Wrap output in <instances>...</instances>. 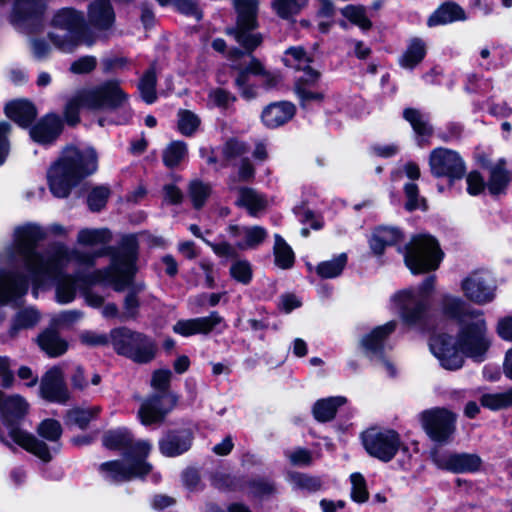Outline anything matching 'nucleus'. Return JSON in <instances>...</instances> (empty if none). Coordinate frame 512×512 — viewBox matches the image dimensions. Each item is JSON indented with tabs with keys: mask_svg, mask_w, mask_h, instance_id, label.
<instances>
[{
	"mask_svg": "<svg viewBox=\"0 0 512 512\" xmlns=\"http://www.w3.org/2000/svg\"><path fill=\"white\" fill-rule=\"evenodd\" d=\"M45 238L43 228L28 223L14 231V242L10 258L15 264L13 270H0V305H16L28 291L29 280L37 297L38 289L55 284L56 301L68 304L75 299L76 283L82 281L80 274H65V268L73 260L93 265L96 256L81 258L76 250L64 244H53L43 254L36 251L37 243Z\"/></svg>",
	"mask_w": 512,
	"mask_h": 512,
	"instance_id": "nucleus-1",
	"label": "nucleus"
},
{
	"mask_svg": "<svg viewBox=\"0 0 512 512\" xmlns=\"http://www.w3.org/2000/svg\"><path fill=\"white\" fill-rule=\"evenodd\" d=\"M440 309L445 317L459 325L456 340L446 334L430 338V350L440 365L447 370H458L464 364V356L484 361L491 341L483 311L450 294L442 296Z\"/></svg>",
	"mask_w": 512,
	"mask_h": 512,
	"instance_id": "nucleus-2",
	"label": "nucleus"
},
{
	"mask_svg": "<svg viewBox=\"0 0 512 512\" xmlns=\"http://www.w3.org/2000/svg\"><path fill=\"white\" fill-rule=\"evenodd\" d=\"M103 445L111 450L122 451L124 455L121 460L104 462L99 466V471L106 481L119 484L135 478H144L150 473L153 482L160 481V475L152 472V466L145 461L152 447L148 441L135 442L129 430L118 428L104 434Z\"/></svg>",
	"mask_w": 512,
	"mask_h": 512,
	"instance_id": "nucleus-3",
	"label": "nucleus"
},
{
	"mask_svg": "<svg viewBox=\"0 0 512 512\" xmlns=\"http://www.w3.org/2000/svg\"><path fill=\"white\" fill-rule=\"evenodd\" d=\"M120 110L121 115L111 119L115 124H126L133 112L128 105V94L123 91L116 80L105 81L99 85L77 90L68 100L64 116L69 125L79 122V110Z\"/></svg>",
	"mask_w": 512,
	"mask_h": 512,
	"instance_id": "nucleus-4",
	"label": "nucleus"
},
{
	"mask_svg": "<svg viewBox=\"0 0 512 512\" xmlns=\"http://www.w3.org/2000/svg\"><path fill=\"white\" fill-rule=\"evenodd\" d=\"M97 168V154L93 148L66 147L47 172L51 193L57 198L67 197L72 187Z\"/></svg>",
	"mask_w": 512,
	"mask_h": 512,
	"instance_id": "nucleus-5",
	"label": "nucleus"
},
{
	"mask_svg": "<svg viewBox=\"0 0 512 512\" xmlns=\"http://www.w3.org/2000/svg\"><path fill=\"white\" fill-rule=\"evenodd\" d=\"M238 13L235 28L227 29V34L233 35L235 40L247 51V54L234 49L229 52V58L234 62V69L249 74L261 75L264 68L259 60L251 56V52L262 43V36L254 32L257 22V0H234Z\"/></svg>",
	"mask_w": 512,
	"mask_h": 512,
	"instance_id": "nucleus-6",
	"label": "nucleus"
},
{
	"mask_svg": "<svg viewBox=\"0 0 512 512\" xmlns=\"http://www.w3.org/2000/svg\"><path fill=\"white\" fill-rule=\"evenodd\" d=\"M112 251V248H107L96 255L111 254V263L104 269L88 274L85 279L86 284L110 285L115 291H123L131 284L137 271L138 243L136 237L134 235L123 237L119 248L113 253Z\"/></svg>",
	"mask_w": 512,
	"mask_h": 512,
	"instance_id": "nucleus-7",
	"label": "nucleus"
},
{
	"mask_svg": "<svg viewBox=\"0 0 512 512\" xmlns=\"http://www.w3.org/2000/svg\"><path fill=\"white\" fill-rule=\"evenodd\" d=\"M27 410L28 403L23 397L0 392V416L8 430V437L0 431V441L11 446L10 439L42 461L49 462L52 459V451L49 447L32 434L15 426V423L25 416Z\"/></svg>",
	"mask_w": 512,
	"mask_h": 512,
	"instance_id": "nucleus-8",
	"label": "nucleus"
},
{
	"mask_svg": "<svg viewBox=\"0 0 512 512\" xmlns=\"http://www.w3.org/2000/svg\"><path fill=\"white\" fill-rule=\"evenodd\" d=\"M51 26L64 31V34L49 32L51 43L63 53H73L80 45L91 47L100 40L101 35L87 25L83 12L74 8L57 10Z\"/></svg>",
	"mask_w": 512,
	"mask_h": 512,
	"instance_id": "nucleus-9",
	"label": "nucleus"
},
{
	"mask_svg": "<svg viewBox=\"0 0 512 512\" xmlns=\"http://www.w3.org/2000/svg\"><path fill=\"white\" fill-rule=\"evenodd\" d=\"M435 280V276H429L418 288L402 290L391 297L393 306L406 325L422 327L426 323Z\"/></svg>",
	"mask_w": 512,
	"mask_h": 512,
	"instance_id": "nucleus-10",
	"label": "nucleus"
},
{
	"mask_svg": "<svg viewBox=\"0 0 512 512\" xmlns=\"http://www.w3.org/2000/svg\"><path fill=\"white\" fill-rule=\"evenodd\" d=\"M172 373L169 369H160L153 373L151 386L159 392L147 398L141 405L138 415L144 425L160 423L174 408L177 397L168 392Z\"/></svg>",
	"mask_w": 512,
	"mask_h": 512,
	"instance_id": "nucleus-11",
	"label": "nucleus"
},
{
	"mask_svg": "<svg viewBox=\"0 0 512 512\" xmlns=\"http://www.w3.org/2000/svg\"><path fill=\"white\" fill-rule=\"evenodd\" d=\"M442 251L436 239L430 235L414 236L405 246L404 260L413 274L425 273L438 268Z\"/></svg>",
	"mask_w": 512,
	"mask_h": 512,
	"instance_id": "nucleus-12",
	"label": "nucleus"
},
{
	"mask_svg": "<svg viewBox=\"0 0 512 512\" xmlns=\"http://www.w3.org/2000/svg\"><path fill=\"white\" fill-rule=\"evenodd\" d=\"M111 343L115 351L138 363L150 362L156 353L155 342L145 334L126 327L112 329Z\"/></svg>",
	"mask_w": 512,
	"mask_h": 512,
	"instance_id": "nucleus-13",
	"label": "nucleus"
},
{
	"mask_svg": "<svg viewBox=\"0 0 512 512\" xmlns=\"http://www.w3.org/2000/svg\"><path fill=\"white\" fill-rule=\"evenodd\" d=\"M50 0H13L10 24L20 33L35 34L45 27V14Z\"/></svg>",
	"mask_w": 512,
	"mask_h": 512,
	"instance_id": "nucleus-14",
	"label": "nucleus"
},
{
	"mask_svg": "<svg viewBox=\"0 0 512 512\" xmlns=\"http://www.w3.org/2000/svg\"><path fill=\"white\" fill-rule=\"evenodd\" d=\"M396 326V321H389L376 327L361 339L364 354L375 364L383 366L390 376L395 375V368L386 358L387 351L391 349V346L387 343V338L395 331Z\"/></svg>",
	"mask_w": 512,
	"mask_h": 512,
	"instance_id": "nucleus-15",
	"label": "nucleus"
},
{
	"mask_svg": "<svg viewBox=\"0 0 512 512\" xmlns=\"http://www.w3.org/2000/svg\"><path fill=\"white\" fill-rule=\"evenodd\" d=\"M363 445L369 455L389 462L401 446L399 434L390 429H370L362 435Z\"/></svg>",
	"mask_w": 512,
	"mask_h": 512,
	"instance_id": "nucleus-16",
	"label": "nucleus"
},
{
	"mask_svg": "<svg viewBox=\"0 0 512 512\" xmlns=\"http://www.w3.org/2000/svg\"><path fill=\"white\" fill-rule=\"evenodd\" d=\"M461 290L464 296L478 305H485L494 300L496 285L489 273L475 271L461 281Z\"/></svg>",
	"mask_w": 512,
	"mask_h": 512,
	"instance_id": "nucleus-17",
	"label": "nucleus"
},
{
	"mask_svg": "<svg viewBox=\"0 0 512 512\" xmlns=\"http://www.w3.org/2000/svg\"><path fill=\"white\" fill-rule=\"evenodd\" d=\"M422 426L429 437L439 443L447 442L455 430V416L446 409H431L421 413Z\"/></svg>",
	"mask_w": 512,
	"mask_h": 512,
	"instance_id": "nucleus-18",
	"label": "nucleus"
},
{
	"mask_svg": "<svg viewBox=\"0 0 512 512\" xmlns=\"http://www.w3.org/2000/svg\"><path fill=\"white\" fill-rule=\"evenodd\" d=\"M429 166L435 177L460 179L465 173V164L460 155L447 148H436L430 153Z\"/></svg>",
	"mask_w": 512,
	"mask_h": 512,
	"instance_id": "nucleus-19",
	"label": "nucleus"
},
{
	"mask_svg": "<svg viewBox=\"0 0 512 512\" xmlns=\"http://www.w3.org/2000/svg\"><path fill=\"white\" fill-rule=\"evenodd\" d=\"M431 458L438 468L453 473L475 472L479 470L482 463L479 456L470 453H451L433 450Z\"/></svg>",
	"mask_w": 512,
	"mask_h": 512,
	"instance_id": "nucleus-20",
	"label": "nucleus"
},
{
	"mask_svg": "<svg viewBox=\"0 0 512 512\" xmlns=\"http://www.w3.org/2000/svg\"><path fill=\"white\" fill-rule=\"evenodd\" d=\"M227 232L239 251L255 250L268 238L267 229L259 225L230 224Z\"/></svg>",
	"mask_w": 512,
	"mask_h": 512,
	"instance_id": "nucleus-21",
	"label": "nucleus"
},
{
	"mask_svg": "<svg viewBox=\"0 0 512 512\" xmlns=\"http://www.w3.org/2000/svg\"><path fill=\"white\" fill-rule=\"evenodd\" d=\"M40 392L48 401L60 404L70 399V392L64 381V371L60 366L48 370L41 380Z\"/></svg>",
	"mask_w": 512,
	"mask_h": 512,
	"instance_id": "nucleus-22",
	"label": "nucleus"
},
{
	"mask_svg": "<svg viewBox=\"0 0 512 512\" xmlns=\"http://www.w3.org/2000/svg\"><path fill=\"white\" fill-rule=\"evenodd\" d=\"M218 326H225L224 319L214 311L205 317L179 320L174 324L173 331L183 337H189L196 334H208Z\"/></svg>",
	"mask_w": 512,
	"mask_h": 512,
	"instance_id": "nucleus-23",
	"label": "nucleus"
},
{
	"mask_svg": "<svg viewBox=\"0 0 512 512\" xmlns=\"http://www.w3.org/2000/svg\"><path fill=\"white\" fill-rule=\"evenodd\" d=\"M115 21L114 10L110 0H94L88 7L87 25L101 35V39L106 37V32L110 30Z\"/></svg>",
	"mask_w": 512,
	"mask_h": 512,
	"instance_id": "nucleus-24",
	"label": "nucleus"
},
{
	"mask_svg": "<svg viewBox=\"0 0 512 512\" xmlns=\"http://www.w3.org/2000/svg\"><path fill=\"white\" fill-rule=\"evenodd\" d=\"M320 79V73L315 69H309L306 77H299L295 83V92L304 109H310L319 105L324 100V93L315 90L314 87Z\"/></svg>",
	"mask_w": 512,
	"mask_h": 512,
	"instance_id": "nucleus-25",
	"label": "nucleus"
},
{
	"mask_svg": "<svg viewBox=\"0 0 512 512\" xmlns=\"http://www.w3.org/2000/svg\"><path fill=\"white\" fill-rule=\"evenodd\" d=\"M192 440L193 436L189 430H172L159 441V449L166 457H176L190 449Z\"/></svg>",
	"mask_w": 512,
	"mask_h": 512,
	"instance_id": "nucleus-26",
	"label": "nucleus"
},
{
	"mask_svg": "<svg viewBox=\"0 0 512 512\" xmlns=\"http://www.w3.org/2000/svg\"><path fill=\"white\" fill-rule=\"evenodd\" d=\"M62 131V121L56 114H48L30 129L31 138L40 144L52 143Z\"/></svg>",
	"mask_w": 512,
	"mask_h": 512,
	"instance_id": "nucleus-27",
	"label": "nucleus"
},
{
	"mask_svg": "<svg viewBox=\"0 0 512 512\" xmlns=\"http://www.w3.org/2000/svg\"><path fill=\"white\" fill-rule=\"evenodd\" d=\"M295 114V106L290 102H277L268 105L262 112V121L268 128H277L288 122Z\"/></svg>",
	"mask_w": 512,
	"mask_h": 512,
	"instance_id": "nucleus-28",
	"label": "nucleus"
},
{
	"mask_svg": "<svg viewBox=\"0 0 512 512\" xmlns=\"http://www.w3.org/2000/svg\"><path fill=\"white\" fill-rule=\"evenodd\" d=\"M466 19L465 11L454 2H446L439 6L428 18L427 25L435 27Z\"/></svg>",
	"mask_w": 512,
	"mask_h": 512,
	"instance_id": "nucleus-29",
	"label": "nucleus"
},
{
	"mask_svg": "<svg viewBox=\"0 0 512 512\" xmlns=\"http://www.w3.org/2000/svg\"><path fill=\"white\" fill-rule=\"evenodd\" d=\"M5 114L19 126H29L37 115L34 105L27 100H15L5 106Z\"/></svg>",
	"mask_w": 512,
	"mask_h": 512,
	"instance_id": "nucleus-30",
	"label": "nucleus"
},
{
	"mask_svg": "<svg viewBox=\"0 0 512 512\" xmlns=\"http://www.w3.org/2000/svg\"><path fill=\"white\" fill-rule=\"evenodd\" d=\"M402 239V233L394 227H379L374 230L369 240L375 255H381L387 246L396 245Z\"/></svg>",
	"mask_w": 512,
	"mask_h": 512,
	"instance_id": "nucleus-31",
	"label": "nucleus"
},
{
	"mask_svg": "<svg viewBox=\"0 0 512 512\" xmlns=\"http://www.w3.org/2000/svg\"><path fill=\"white\" fill-rule=\"evenodd\" d=\"M511 181V174L505 167V162L499 160L498 163L489 168V178L487 189L491 195L504 194Z\"/></svg>",
	"mask_w": 512,
	"mask_h": 512,
	"instance_id": "nucleus-32",
	"label": "nucleus"
},
{
	"mask_svg": "<svg viewBox=\"0 0 512 512\" xmlns=\"http://www.w3.org/2000/svg\"><path fill=\"white\" fill-rule=\"evenodd\" d=\"M403 117L411 124L414 132L417 134L418 144L424 146L427 143V139L433 134V128L429 123L428 116L419 110L408 108L404 110Z\"/></svg>",
	"mask_w": 512,
	"mask_h": 512,
	"instance_id": "nucleus-33",
	"label": "nucleus"
},
{
	"mask_svg": "<svg viewBox=\"0 0 512 512\" xmlns=\"http://www.w3.org/2000/svg\"><path fill=\"white\" fill-rule=\"evenodd\" d=\"M426 55V43L423 39L415 37L409 40L406 50L399 58V64L405 69H413Z\"/></svg>",
	"mask_w": 512,
	"mask_h": 512,
	"instance_id": "nucleus-34",
	"label": "nucleus"
},
{
	"mask_svg": "<svg viewBox=\"0 0 512 512\" xmlns=\"http://www.w3.org/2000/svg\"><path fill=\"white\" fill-rule=\"evenodd\" d=\"M38 344L50 357H57L67 350V342L54 329H46L38 336Z\"/></svg>",
	"mask_w": 512,
	"mask_h": 512,
	"instance_id": "nucleus-35",
	"label": "nucleus"
},
{
	"mask_svg": "<svg viewBox=\"0 0 512 512\" xmlns=\"http://www.w3.org/2000/svg\"><path fill=\"white\" fill-rule=\"evenodd\" d=\"M346 403L342 396L329 397L318 400L313 407V415L317 421L327 422L334 418L337 409Z\"/></svg>",
	"mask_w": 512,
	"mask_h": 512,
	"instance_id": "nucleus-36",
	"label": "nucleus"
},
{
	"mask_svg": "<svg viewBox=\"0 0 512 512\" xmlns=\"http://www.w3.org/2000/svg\"><path fill=\"white\" fill-rule=\"evenodd\" d=\"M236 203L238 206L245 207L251 216H256L267 204L265 198L251 188H241Z\"/></svg>",
	"mask_w": 512,
	"mask_h": 512,
	"instance_id": "nucleus-37",
	"label": "nucleus"
},
{
	"mask_svg": "<svg viewBox=\"0 0 512 512\" xmlns=\"http://www.w3.org/2000/svg\"><path fill=\"white\" fill-rule=\"evenodd\" d=\"M283 62L287 67L302 71L301 77H306V72L313 69L310 66L311 58L302 47H290L286 50Z\"/></svg>",
	"mask_w": 512,
	"mask_h": 512,
	"instance_id": "nucleus-38",
	"label": "nucleus"
},
{
	"mask_svg": "<svg viewBox=\"0 0 512 512\" xmlns=\"http://www.w3.org/2000/svg\"><path fill=\"white\" fill-rule=\"evenodd\" d=\"M275 243L273 247V254L275 258V265L281 269H289L293 266L295 255L287 242L279 235L274 236Z\"/></svg>",
	"mask_w": 512,
	"mask_h": 512,
	"instance_id": "nucleus-39",
	"label": "nucleus"
},
{
	"mask_svg": "<svg viewBox=\"0 0 512 512\" xmlns=\"http://www.w3.org/2000/svg\"><path fill=\"white\" fill-rule=\"evenodd\" d=\"M40 318L39 311L33 307L19 311L12 321L10 328L11 336H15L22 329L33 328L40 321Z\"/></svg>",
	"mask_w": 512,
	"mask_h": 512,
	"instance_id": "nucleus-40",
	"label": "nucleus"
},
{
	"mask_svg": "<svg viewBox=\"0 0 512 512\" xmlns=\"http://www.w3.org/2000/svg\"><path fill=\"white\" fill-rule=\"evenodd\" d=\"M347 264V255L339 254L337 257L323 261L316 266V273L323 279L336 278L343 272Z\"/></svg>",
	"mask_w": 512,
	"mask_h": 512,
	"instance_id": "nucleus-41",
	"label": "nucleus"
},
{
	"mask_svg": "<svg viewBox=\"0 0 512 512\" xmlns=\"http://www.w3.org/2000/svg\"><path fill=\"white\" fill-rule=\"evenodd\" d=\"M188 154V148L183 141H172L163 151V163L168 168L177 167L184 161Z\"/></svg>",
	"mask_w": 512,
	"mask_h": 512,
	"instance_id": "nucleus-42",
	"label": "nucleus"
},
{
	"mask_svg": "<svg viewBox=\"0 0 512 512\" xmlns=\"http://www.w3.org/2000/svg\"><path fill=\"white\" fill-rule=\"evenodd\" d=\"M112 234L107 228L82 229L78 233L77 242L85 246H95L110 242Z\"/></svg>",
	"mask_w": 512,
	"mask_h": 512,
	"instance_id": "nucleus-43",
	"label": "nucleus"
},
{
	"mask_svg": "<svg viewBox=\"0 0 512 512\" xmlns=\"http://www.w3.org/2000/svg\"><path fill=\"white\" fill-rule=\"evenodd\" d=\"M101 411L99 406L87 409L75 408L70 410L66 416L68 425H75L80 429H85L91 420L95 419Z\"/></svg>",
	"mask_w": 512,
	"mask_h": 512,
	"instance_id": "nucleus-44",
	"label": "nucleus"
},
{
	"mask_svg": "<svg viewBox=\"0 0 512 512\" xmlns=\"http://www.w3.org/2000/svg\"><path fill=\"white\" fill-rule=\"evenodd\" d=\"M177 117L178 131L186 137L193 136L200 127V118L190 110H179Z\"/></svg>",
	"mask_w": 512,
	"mask_h": 512,
	"instance_id": "nucleus-45",
	"label": "nucleus"
},
{
	"mask_svg": "<svg viewBox=\"0 0 512 512\" xmlns=\"http://www.w3.org/2000/svg\"><path fill=\"white\" fill-rule=\"evenodd\" d=\"M138 89L144 102L152 104L156 101V73L153 68L147 70L141 77Z\"/></svg>",
	"mask_w": 512,
	"mask_h": 512,
	"instance_id": "nucleus-46",
	"label": "nucleus"
},
{
	"mask_svg": "<svg viewBox=\"0 0 512 512\" xmlns=\"http://www.w3.org/2000/svg\"><path fill=\"white\" fill-rule=\"evenodd\" d=\"M481 404L492 410L512 406V388L501 393L483 394Z\"/></svg>",
	"mask_w": 512,
	"mask_h": 512,
	"instance_id": "nucleus-47",
	"label": "nucleus"
},
{
	"mask_svg": "<svg viewBox=\"0 0 512 512\" xmlns=\"http://www.w3.org/2000/svg\"><path fill=\"white\" fill-rule=\"evenodd\" d=\"M341 13L351 23L357 25L362 30H368L372 25L363 6L347 5L341 10Z\"/></svg>",
	"mask_w": 512,
	"mask_h": 512,
	"instance_id": "nucleus-48",
	"label": "nucleus"
},
{
	"mask_svg": "<svg viewBox=\"0 0 512 512\" xmlns=\"http://www.w3.org/2000/svg\"><path fill=\"white\" fill-rule=\"evenodd\" d=\"M211 193L209 184L194 180L189 185V196L196 209L201 208Z\"/></svg>",
	"mask_w": 512,
	"mask_h": 512,
	"instance_id": "nucleus-49",
	"label": "nucleus"
},
{
	"mask_svg": "<svg viewBox=\"0 0 512 512\" xmlns=\"http://www.w3.org/2000/svg\"><path fill=\"white\" fill-rule=\"evenodd\" d=\"M308 0H273V7L282 18H289L300 12Z\"/></svg>",
	"mask_w": 512,
	"mask_h": 512,
	"instance_id": "nucleus-50",
	"label": "nucleus"
},
{
	"mask_svg": "<svg viewBox=\"0 0 512 512\" xmlns=\"http://www.w3.org/2000/svg\"><path fill=\"white\" fill-rule=\"evenodd\" d=\"M352 485L351 498L357 503H364L369 498V493L366 486V481L362 474L352 473L350 476Z\"/></svg>",
	"mask_w": 512,
	"mask_h": 512,
	"instance_id": "nucleus-51",
	"label": "nucleus"
},
{
	"mask_svg": "<svg viewBox=\"0 0 512 512\" xmlns=\"http://www.w3.org/2000/svg\"><path fill=\"white\" fill-rule=\"evenodd\" d=\"M110 195V190L106 186H97L93 188L87 197V204L91 211H100L106 204Z\"/></svg>",
	"mask_w": 512,
	"mask_h": 512,
	"instance_id": "nucleus-52",
	"label": "nucleus"
},
{
	"mask_svg": "<svg viewBox=\"0 0 512 512\" xmlns=\"http://www.w3.org/2000/svg\"><path fill=\"white\" fill-rule=\"evenodd\" d=\"M38 434L51 442H57L62 434V428L58 421L54 419L43 420L38 428Z\"/></svg>",
	"mask_w": 512,
	"mask_h": 512,
	"instance_id": "nucleus-53",
	"label": "nucleus"
},
{
	"mask_svg": "<svg viewBox=\"0 0 512 512\" xmlns=\"http://www.w3.org/2000/svg\"><path fill=\"white\" fill-rule=\"evenodd\" d=\"M404 192L407 198L405 208L408 211L416 209H426V201L424 198L419 196L418 187L414 183H407L404 186Z\"/></svg>",
	"mask_w": 512,
	"mask_h": 512,
	"instance_id": "nucleus-54",
	"label": "nucleus"
},
{
	"mask_svg": "<svg viewBox=\"0 0 512 512\" xmlns=\"http://www.w3.org/2000/svg\"><path fill=\"white\" fill-rule=\"evenodd\" d=\"M289 481L295 489L315 491L320 487V481L317 478L302 473L290 474Z\"/></svg>",
	"mask_w": 512,
	"mask_h": 512,
	"instance_id": "nucleus-55",
	"label": "nucleus"
},
{
	"mask_svg": "<svg viewBox=\"0 0 512 512\" xmlns=\"http://www.w3.org/2000/svg\"><path fill=\"white\" fill-rule=\"evenodd\" d=\"M230 274L236 281L248 284L252 279L251 265L245 260L236 261L230 268Z\"/></svg>",
	"mask_w": 512,
	"mask_h": 512,
	"instance_id": "nucleus-56",
	"label": "nucleus"
},
{
	"mask_svg": "<svg viewBox=\"0 0 512 512\" xmlns=\"http://www.w3.org/2000/svg\"><path fill=\"white\" fill-rule=\"evenodd\" d=\"M249 148L244 142L235 139L228 140L222 147V154L226 161L241 157L248 152Z\"/></svg>",
	"mask_w": 512,
	"mask_h": 512,
	"instance_id": "nucleus-57",
	"label": "nucleus"
},
{
	"mask_svg": "<svg viewBox=\"0 0 512 512\" xmlns=\"http://www.w3.org/2000/svg\"><path fill=\"white\" fill-rule=\"evenodd\" d=\"M208 98L215 106L222 109L229 108L236 101V97L232 93L222 88L211 90Z\"/></svg>",
	"mask_w": 512,
	"mask_h": 512,
	"instance_id": "nucleus-58",
	"label": "nucleus"
},
{
	"mask_svg": "<svg viewBox=\"0 0 512 512\" xmlns=\"http://www.w3.org/2000/svg\"><path fill=\"white\" fill-rule=\"evenodd\" d=\"M79 340L83 345L90 347L104 346L111 341L110 336L92 330H84L79 334Z\"/></svg>",
	"mask_w": 512,
	"mask_h": 512,
	"instance_id": "nucleus-59",
	"label": "nucleus"
},
{
	"mask_svg": "<svg viewBox=\"0 0 512 512\" xmlns=\"http://www.w3.org/2000/svg\"><path fill=\"white\" fill-rule=\"evenodd\" d=\"M97 66V59L94 56H82L70 65V72L73 74H88L92 72Z\"/></svg>",
	"mask_w": 512,
	"mask_h": 512,
	"instance_id": "nucleus-60",
	"label": "nucleus"
},
{
	"mask_svg": "<svg viewBox=\"0 0 512 512\" xmlns=\"http://www.w3.org/2000/svg\"><path fill=\"white\" fill-rule=\"evenodd\" d=\"M204 242L210 246L213 252L219 257L233 258L237 255V251H239L238 247L235 245V241H233V243H229L223 240L218 243H213L204 239Z\"/></svg>",
	"mask_w": 512,
	"mask_h": 512,
	"instance_id": "nucleus-61",
	"label": "nucleus"
},
{
	"mask_svg": "<svg viewBox=\"0 0 512 512\" xmlns=\"http://www.w3.org/2000/svg\"><path fill=\"white\" fill-rule=\"evenodd\" d=\"M83 313L79 310H67L55 315L52 319V325L55 327L70 326L79 321Z\"/></svg>",
	"mask_w": 512,
	"mask_h": 512,
	"instance_id": "nucleus-62",
	"label": "nucleus"
},
{
	"mask_svg": "<svg viewBox=\"0 0 512 512\" xmlns=\"http://www.w3.org/2000/svg\"><path fill=\"white\" fill-rule=\"evenodd\" d=\"M466 182L467 192L472 196L482 193L485 188H487V183L482 175L477 171L470 172L466 177Z\"/></svg>",
	"mask_w": 512,
	"mask_h": 512,
	"instance_id": "nucleus-63",
	"label": "nucleus"
},
{
	"mask_svg": "<svg viewBox=\"0 0 512 512\" xmlns=\"http://www.w3.org/2000/svg\"><path fill=\"white\" fill-rule=\"evenodd\" d=\"M285 455L295 466H308L312 463V453L304 448L286 451Z\"/></svg>",
	"mask_w": 512,
	"mask_h": 512,
	"instance_id": "nucleus-64",
	"label": "nucleus"
}]
</instances>
